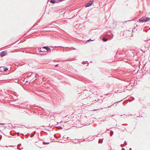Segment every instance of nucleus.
Listing matches in <instances>:
<instances>
[{"label":"nucleus","mask_w":150,"mask_h":150,"mask_svg":"<svg viewBox=\"0 0 150 150\" xmlns=\"http://www.w3.org/2000/svg\"><path fill=\"white\" fill-rule=\"evenodd\" d=\"M8 70V69L7 68H5L4 69V71H6Z\"/></svg>","instance_id":"nucleus-9"},{"label":"nucleus","mask_w":150,"mask_h":150,"mask_svg":"<svg viewBox=\"0 0 150 150\" xmlns=\"http://www.w3.org/2000/svg\"><path fill=\"white\" fill-rule=\"evenodd\" d=\"M149 19H150V17H147L146 18H141L139 19V21L142 22H144L149 21Z\"/></svg>","instance_id":"nucleus-1"},{"label":"nucleus","mask_w":150,"mask_h":150,"mask_svg":"<svg viewBox=\"0 0 150 150\" xmlns=\"http://www.w3.org/2000/svg\"><path fill=\"white\" fill-rule=\"evenodd\" d=\"M50 2L53 3H54L56 2V1L55 0H51Z\"/></svg>","instance_id":"nucleus-5"},{"label":"nucleus","mask_w":150,"mask_h":150,"mask_svg":"<svg viewBox=\"0 0 150 150\" xmlns=\"http://www.w3.org/2000/svg\"><path fill=\"white\" fill-rule=\"evenodd\" d=\"M108 39L106 38H103V40L104 41H106L108 40Z\"/></svg>","instance_id":"nucleus-8"},{"label":"nucleus","mask_w":150,"mask_h":150,"mask_svg":"<svg viewBox=\"0 0 150 150\" xmlns=\"http://www.w3.org/2000/svg\"><path fill=\"white\" fill-rule=\"evenodd\" d=\"M43 48L44 49H46L48 51H50L51 49L49 47H44Z\"/></svg>","instance_id":"nucleus-4"},{"label":"nucleus","mask_w":150,"mask_h":150,"mask_svg":"<svg viewBox=\"0 0 150 150\" xmlns=\"http://www.w3.org/2000/svg\"><path fill=\"white\" fill-rule=\"evenodd\" d=\"M93 40H91V39H89V40H87L86 41V42L85 43H88V42H89L90 41H93Z\"/></svg>","instance_id":"nucleus-7"},{"label":"nucleus","mask_w":150,"mask_h":150,"mask_svg":"<svg viewBox=\"0 0 150 150\" xmlns=\"http://www.w3.org/2000/svg\"><path fill=\"white\" fill-rule=\"evenodd\" d=\"M44 48H43V47H42L40 48V51L41 52H44L43 50Z\"/></svg>","instance_id":"nucleus-6"},{"label":"nucleus","mask_w":150,"mask_h":150,"mask_svg":"<svg viewBox=\"0 0 150 150\" xmlns=\"http://www.w3.org/2000/svg\"><path fill=\"white\" fill-rule=\"evenodd\" d=\"M7 53L5 51H3L1 53V57H3L6 55L7 54Z\"/></svg>","instance_id":"nucleus-3"},{"label":"nucleus","mask_w":150,"mask_h":150,"mask_svg":"<svg viewBox=\"0 0 150 150\" xmlns=\"http://www.w3.org/2000/svg\"><path fill=\"white\" fill-rule=\"evenodd\" d=\"M0 124H1V125H4L5 124L4 123H0Z\"/></svg>","instance_id":"nucleus-11"},{"label":"nucleus","mask_w":150,"mask_h":150,"mask_svg":"<svg viewBox=\"0 0 150 150\" xmlns=\"http://www.w3.org/2000/svg\"><path fill=\"white\" fill-rule=\"evenodd\" d=\"M113 132H112V131H111L110 132V135L112 136V134H113Z\"/></svg>","instance_id":"nucleus-10"},{"label":"nucleus","mask_w":150,"mask_h":150,"mask_svg":"<svg viewBox=\"0 0 150 150\" xmlns=\"http://www.w3.org/2000/svg\"><path fill=\"white\" fill-rule=\"evenodd\" d=\"M93 4V1H89L85 4L86 7H88L91 6Z\"/></svg>","instance_id":"nucleus-2"}]
</instances>
